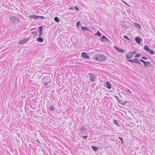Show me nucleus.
Segmentation results:
<instances>
[{
  "label": "nucleus",
  "instance_id": "39",
  "mask_svg": "<svg viewBox=\"0 0 155 155\" xmlns=\"http://www.w3.org/2000/svg\"><path fill=\"white\" fill-rule=\"evenodd\" d=\"M84 139H86L87 138V136L86 135L84 136H83L82 137Z\"/></svg>",
  "mask_w": 155,
  "mask_h": 155
},
{
  "label": "nucleus",
  "instance_id": "44",
  "mask_svg": "<svg viewBox=\"0 0 155 155\" xmlns=\"http://www.w3.org/2000/svg\"><path fill=\"white\" fill-rule=\"evenodd\" d=\"M128 91L130 93H132V92H131V91L129 90L128 89Z\"/></svg>",
  "mask_w": 155,
  "mask_h": 155
},
{
  "label": "nucleus",
  "instance_id": "4",
  "mask_svg": "<svg viewBox=\"0 0 155 155\" xmlns=\"http://www.w3.org/2000/svg\"><path fill=\"white\" fill-rule=\"evenodd\" d=\"M133 57V54H132L131 52V51H130L126 55V58L128 59L132 58Z\"/></svg>",
  "mask_w": 155,
  "mask_h": 155
},
{
  "label": "nucleus",
  "instance_id": "48",
  "mask_svg": "<svg viewBox=\"0 0 155 155\" xmlns=\"http://www.w3.org/2000/svg\"><path fill=\"white\" fill-rule=\"evenodd\" d=\"M55 155H57V154H55Z\"/></svg>",
  "mask_w": 155,
  "mask_h": 155
},
{
  "label": "nucleus",
  "instance_id": "9",
  "mask_svg": "<svg viewBox=\"0 0 155 155\" xmlns=\"http://www.w3.org/2000/svg\"><path fill=\"white\" fill-rule=\"evenodd\" d=\"M101 39L102 41H109V40L104 35H103Z\"/></svg>",
  "mask_w": 155,
  "mask_h": 155
},
{
  "label": "nucleus",
  "instance_id": "38",
  "mask_svg": "<svg viewBox=\"0 0 155 155\" xmlns=\"http://www.w3.org/2000/svg\"><path fill=\"white\" fill-rule=\"evenodd\" d=\"M127 103V101H125L124 102H123V103H122V105L124 106H125V104Z\"/></svg>",
  "mask_w": 155,
  "mask_h": 155
},
{
  "label": "nucleus",
  "instance_id": "46",
  "mask_svg": "<svg viewBox=\"0 0 155 155\" xmlns=\"http://www.w3.org/2000/svg\"><path fill=\"white\" fill-rule=\"evenodd\" d=\"M44 79H45V78L43 79V80Z\"/></svg>",
  "mask_w": 155,
  "mask_h": 155
},
{
  "label": "nucleus",
  "instance_id": "36",
  "mask_svg": "<svg viewBox=\"0 0 155 155\" xmlns=\"http://www.w3.org/2000/svg\"><path fill=\"white\" fill-rule=\"evenodd\" d=\"M75 9L77 11H79L80 10V9L78 8V7L77 6H75Z\"/></svg>",
  "mask_w": 155,
  "mask_h": 155
},
{
  "label": "nucleus",
  "instance_id": "19",
  "mask_svg": "<svg viewBox=\"0 0 155 155\" xmlns=\"http://www.w3.org/2000/svg\"><path fill=\"white\" fill-rule=\"evenodd\" d=\"M91 148L94 151H97V150L98 149V148L97 147L93 146H91Z\"/></svg>",
  "mask_w": 155,
  "mask_h": 155
},
{
  "label": "nucleus",
  "instance_id": "29",
  "mask_svg": "<svg viewBox=\"0 0 155 155\" xmlns=\"http://www.w3.org/2000/svg\"><path fill=\"white\" fill-rule=\"evenodd\" d=\"M38 18L39 20L40 18H41L42 19H44L45 18V17L42 16H38Z\"/></svg>",
  "mask_w": 155,
  "mask_h": 155
},
{
  "label": "nucleus",
  "instance_id": "28",
  "mask_svg": "<svg viewBox=\"0 0 155 155\" xmlns=\"http://www.w3.org/2000/svg\"><path fill=\"white\" fill-rule=\"evenodd\" d=\"M124 38L126 39H127L128 40H129L130 41H132L126 35H125L124 36Z\"/></svg>",
  "mask_w": 155,
  "mask_h": 155
},
{
  "label": "nucleus",
  "instance_id": "34",
  "mask_svg": "<svg viewBox=\"0 0 155 155\" xmlns=\"http://www.w3.org/2000/svg\"><path fill=\"white\" fill-rule=\"evenodd\" d=\"M140 61H141L144 64H145V63L146 62V61H144L143 60V59H141L140 60Z\"/></svg>",
  "mask_w": 155,
  "mask_h": 155
},
{
  "label": "nucleus",
  "instance_id": "41",
  "mask_svg": "<svg viewBox=\"0 0 155 155\" xmlns=\"http://www.w3.org/2000/svg\"><path fill=\"white\" fill-rule=\"evenodd\" d=\"M139 61V60L138 61H137V64H140V65H142L141 63L140 62V61Z\"/></svg>",
  "mask_w": 155,
  "mask_h": 155
},
{
  "label": "nucleus",
  "instance_id": "17",
  "mask_svg": "<svg viewBox=\"0 0 155 155\" xmlns=\"http://www.w3.org/2000/svg\"><path fill=\"white\" fill-rule=\"evenodd\" d=\"M55 109L54 106V105H52L50 107L49 109L51 110L54 111Z\"/></svg>",
  "mask_w": 155,
  "mask_h": 155
},
{
  "label": "nucleus",
  "instance_id": "35",
  "mask_svg": "<svg viewBox=\"0 0 155 155\" xmlns=\"http://www.w3.org/2000/svg\"><path fill=\"white\" fill-rule=\"evenodd\" d=\"M114 96L117 100V101H118V100H119L120 99L119 98V97L118 96H117L114 95Z\"/></svg>",
  "mask_w": 155,
  "mask_h": 155
},
{
  "label": "nucleus",
  "instance_id": "22",
  "mask_svg": "<svg viewBox=\"0 0 155 155\" xmlns=\"http://www.w3.org/2000/svg\"><path fill=\"white\" fill-rule=\"evenodd\" d=\"M94 35H98L99 36H101L102 35H101V32L99 31H97V33H95L94 34Z\"/></svg>",
  "mask_w": 155,
  "mask_h": 155
},
{
  "label": "nucleus",
  "instance_id": "10",
  "mask_svg": "<svg viewBox=\"0 0 155 155\" xmlns=\"http://www.w3.org/2000/svg\"><path fill=\"white\" fill-rule=\"evenodd\" d=\"M29 18L33 19L35 20H39L38 16H37L35 15L29 16Z\"/></svg>",
  "mask_w": 155,
  "mask_h": 155
},
{
  "label": "nucleus",
  "instance_id": "3",
  "mask_svg": "<svg viewBox=\"0 0 155 155\" xmlns=\"http://www.w3.org/2000/svg\"><path fill=\"white\" fill-rule=\"evenodd\" d=\"M144 49L147 52L150 53V54L153 55L154 54V51L150 49L147 45H145L144 46Z\"/></svg>",
  "mask_w": 155,
  "mask_h": 155
},
{
  "label": "nucleus",
  "instance_id": "24",
  "mask_svg": "<svg viewBox=\"0 0 155 155\" xmlns=\"http://www.w3.org/2000/svg\"><path fill=\"white\" fill-rule=\"evenodd\" d=\"M137 59V58H134L133 59V63H134L137 64V61H138Z\"/></svg>",
  "mask_w": 155,
  "mask_h": 155
},
{
  "label": "nucleus",
  "instance_id": "47",
  "mask_svg": "<svg viewBox=\"0 0 155 155\" xmlns=\"http://www.w3.org/2000/svg\"><path fill=\"white\" fill-rule=\"evenodd\" d=\"M46 79H47V77H46Z\"/></svg>",
  "mask_w": 155,
  "mask_h": 155
},
{
  "label": "nucleus",
  "instance_id": "43",
  "mask_svg": "<svg viewBox=\"0 0 155 155\" xmlns=\"http://www.w3.org/2000/svg\"><path fill=\"white\" fill-rule=\"evenodd\" d=\"M74 9H73V7H71L70 8H69V10H73Z\"/></svg>",
  "mask_w": 155,
  "mask_h": 155
},
{
  "label": "nucleus",
  "instance_id": "18",
  "mask_svg": "<svg viewBox=\"0 0 155 155\" xmlns=\"http://www.w3.org/2000/svg\"><path fill=\"white\" fill-rule=\"evenodd\" d=\"M125 50H126V49H125V50H123V49L119 48V49L118 51H119V52H121L122 53H126Z\"/></svg>",
  "mask_w": 155,
  "mask_h": 155
},
{
  "label": "nucleus",
  "instance_id": "1",
  "mask_svg": "<svg viewBox=\"0 0 155 155\" xmlns=\"http://www.w3.org/2000/svg\"><path fill=\"white\" fill-rule=\"evenodd\" d=\"M94 59L95 60L99 61H103L105 59V57L103 54H99L95 55L94 57Z\"/></svg>",
  "mask_w": 155,
  "mask_h": 155
},
{
  "label": "nucleus",
  "instance_id": "5",
  "mask_svg": "<svg viewBox=\"0 0 155 155\" xmlns=\"http://www.w3.org/2000/svg\"><path fill=\"white\" fill-rule=\"evenodd\" d=\"M28 41V39L27 38L24 39L22 40L19 41L18 42V44L19 45L22 44Z\"/></svg>",
  "mask_w": 155,
  "mask_h": 155
},
{
  "label": "nucleus",
  "instance_id": "8",
  "mask_svg": "<svg viewBox=\"0 0 155 155\" xmlns=\"http://www.w3.org/2000/svg\"><path fill=\"white\" fill-rule=\"evenodd\" d=\"M42 30H43V26H41L39 27V32L38 36L41 37L42 34Z\"/></svg>",
  "mask_w": 155,
  "mask_h": 155
},
{
  "label": "nucleus",
  "instance_id": "25",
  "mask_svg": "<svg viewBox=\"0 0 155 155\" xmlns=\"http://www.w3.org/2000/svg\"><path fill=\"white\" fill-rule=\"evenodd\" d=\"M49 82H49V81H48V82H43V84L45 86H46L47 85H48V84L49 83Z\"/></svg>",
  "mask_w": 155,
  "mask_h": 155
},
{
  "label": "nucleus",
  "instance_id": "40",
  "mask_svg": "<svg viewBox=\"0 0 155 155\" xmlns=\"http://www.w3.org/2000/svg\"><path fill=\"white\" fill-rule=\"evenodd\" d=\"M114 47H115V49L116 50H117L118 51L119 48L118 47H116V46H114Z\"/></svg>",
  "mask_w": 155,
  "mask_h": 155
},
{
  "label": "nucleus",
  "instance_id": "37",
  "mask_svg": "<svg viewBox=\"0 0 155 155\" xmlns=\"http://www.w3.org/2000/svg\"><path fill=\"white\" fill-rule=\"evenodd\" d=\"M142 58H143V59L145 60H148V58H147V57H146L144 56H143L142 57Z\"/></svg>",
  "mask_w": 155,
  "mask_h": 155
},
{
  "label": "nucleus",
  "instance_id": "6",
  "mask_svg": "<svg viewBox=\"0 0 155 155\" xmlns=\"http://www.w3.org/2000/svg\"><path fill=\"white\" fill-rule=\"evenodd\" d=\"M81 56L83 58H84L86 59H87L89 58V56L87 55V53L85 52L82 53Z\"/></svg>",
  "mask_w": 155,
  "mask_h": 155
},
{
  "label": "nucleus",
  "instance_id": "15",
  "mask_svg": "<svg viewBox=\"0 0 155 155\" xmlns=\"http://www.w3.org/2000/svg\"><path fill=\"white\" fill-rule=\"evenodd\" d=\"M79 130L81 132H83L86 130V129L83 126H82L80 127L79 129Z\"/></svg>",
  "mask_w": 155,
  "mask_h": 155
},
{
  "label": "nucleus",
  "instance_id": "27",
  "mask_svg": "<svg viewBox=\"0 0 155 155\" xmlns=\"http://www.w3.org/2000/svg\"><path fill=\"white\" fill-rule=\"evenodd\" d=\"M118 138L121 140V141L122 142V144H123V139L122 137H118Z\"/></svg>",
  "mask_w": 155,
  "mask_h": 155
},
{
  "label": "nucleus",
  "instance_id": "11",
  "mask_svg": "<svg viewBox=\"0 0 155 155\" xmlns=\"http://www.w3.org/2000/svg\"><path fill=\"white\" fill-rule=\"evenodd\" d=\"M95 77L93 75V74L91 73H90V80L91 81L94 82L95 81Z\"/></svg>",
  "mask_w": 155,
  "mask_h": 155
},
{
  "label": "nucleus",
  "instance_id": "33",
  "mask_svg": "<svg viewBox=\"0 0 155 155\" xmlns=\"http://www.w3.org/2000/svg\"><path fill=\"white\" fill-rule=\"evenodd\" d=\"M118 102L122 104V103H123V101L120 99L118 101Z\"/></svg>",
  "mask_w": 155,
  "mask_h": 155
},
{
  "label": "nucleus",
  "instance_id": "7",
  "mask_svg": "<svg viewBox=\"0 0 155 155\" xmlns=\"http://www.w3.org/2000/svg\"><path fill=\"white\" fill-rule=\"evenodd\" d=\"M142 40V39L138 37H136L135 38V41H136V42L138 44H140V43L141 41Z\"/></svg>",
  "mask_w": 155,
  "mask_h": 155
},
{
  "label": "nucleus",
  "instance_id": "26",
  "mask_svg": "<svg viewBox=\"0 0 155 155\" xmlns=\"http://www.w3.org/2000/svg\"><path fill=\"white\" fill-rule=\"evenodd\" d=\"M141 55V54H136L135 56V58H138L139 57L140 55Z\"/></svg>",
  "mask_w": 155,
  "mask_h": 155
},
{
  "label": "nucleus",
  "instance_id": "12",
  "mask_svg": "<svg viewBox=\"0 0 155 155\" xmlns=\"http://www.w3.org/2000/svg\"><path fill=\"white\" fill-rule=\"evenodd\" d=\"M150 61H146L145 64H144V66L145 67H147L148 65H149L150 67H152L153 65L150 64Z\"/></svg>",
  "mask_w": 155,
  "mask_h": 155
},
{
  "label": "nucleus",
  "instance_id": "30",
  "mask_svg": "<svg viewBox=\"0 0 155 155\" xmlns=\"http://www.w3.org/2000/svg\"><path fill=\"white\" fill-rule=\"evenodd\" d=\"M114 124H115L116 125H118V123L117 120H114Z\"/></svg>",
  "mask_w": 155,
  "mask_h": 155
},
{
  "label": "nucleus",
  "instance_id": "42",
  "mask_svg": "<svg viewBox=\"0 0 155 155\" xmlns=\"http://www.w3.org/2000/svg\"><path fill=\"white\" fill-rule=\"evenodd\" d=\"M131 53L132 54H133V55H134V53H136V51H134V52H133L131 51Z\"/></svg>",
  "mask_w": 155,
  "mask_h": 155
},
{
  "label": "nucleus",
  "instance_id": "14",
  "mask_svg": "<svg viewBox=\"0 0 155 155\" xmlns=\"http://www.w3.org/2000/svg\"><path fill=\"white\" fill-rule=\"evenodd\" d=\"M36 41L38 42H42L44 41V39L42 38L39 37L37 38Z\"/></svg>",
  "mask_w": 155,
  "mask_h": 155
},
{
  "label": "nucleus",
  "instance_id": "20",
  "mask_svg": "<svg viewBox=\"0 0 155 155\" xmlns=\"http://www.w3.org/2000/svg\"><path fill=\"white\" fill-rule=\"evenodd\" d=\"M81 29L83 30H86L87 31H90V30L88 29L86 27H85L81 26Z\"/></svg>",
  "mask_w": 155,
  "mask_h": 155
},
{
  "label": "nucleus",
  "instance_id": "32",
  "mask_svg": "<svg viewBox=\"0 0 155 155\" xmlns=\"http://www.w3.org/2000/svg\"><path fill=\"white\" fill-rule=\"evenodd\" d=\"M127 61H128L129 62H130L131 63H133V59H127Z\"/></svg>",
  "mask_w": 155,
  "mask_h": 155
},
{
  "label": "nucleus",
  "instance_id": "31",
  "mask_svg": "<svg viewBox=\"0 0 155 155\" xmlns=\"http://www.w3.org/2000/svg\"><path fill=\"white\" fill-rule=\"evenodd\" d=\"M81 25V22L79 21H78L76 24V25L77 26H79L80 25Z\"/></svg>",
  "mask_w": 155,
  "mask_h": 155
},
{
  "label": "nucleus",
  "instance_id": "23",
  "mask_svg": "<svg viewBox=\"0 0 155 155\" xmlns=\"http://www.w3.org/2000/svg\"><path fill=\"white\" fill-rule=\"evenodd\" d=\"M32 33L33 35H35L36 36H37L38 34V32L37 31H33Z\"/></svg>",
  "mask_w": 155,
  "mask_h": 155
},
{
  "label": "nucleus",
  "instance_id": "13",
  "mask_svg": "<svg viewBox=\"0 0 155 155\" xmlns=\"http://www.w3.org/2000/svg\"><path fill=\"white\" fill-rule=\"evenodd\" d=\"M106 85L108 89H110L111 88V85L109 82L107 81L106 82Z\"/></svg>",
  "mask_w": 155,
  "mask_h": 155
},
{
  "label": "nucleus",
  "instance_id": "45",
  "mask_svg": "<svg viewBox=\"0 0 155 155\" xmlns=\"http://www.w3.org/2000/svg\"><path fill=\"white\" fill-rule=\"evenodd\" d=\"M143 130L144 131H145L146 130L145 129V128H144V129H143Z\"/></svg>",
  "mask_w": 155,
  "mask_h": 155
},
{
  "label": "nucleus",
  "instance_id": "21",
  "mask_svg": "<svg viewBox=\"0 0 155 155\" xmlns=\"http://www.w3.org/2000/svg\"><path fill=\"white\" fill-rule=\"evenodd\" d=\"M54 20L56 22H59L60 21V20L58 17H55L54 18Z\"/></svg>",
  "mask_w": 155,
  "mask_h": 155
},
{
  "label": "nucleus",
  "instance_id": "2",
  "mask_svg": "<svg viewBox=\"0 0 155 155\" xmlns=\"http://www.w3.org/2000/svg\"><path fill=\"white\" fill-rule=\"evenodd\" d=\"M9 19L12 22L14 23H18L20 22L19 19L14 16H10Z\"/></svg>",
  "mask_w": 155,
  "mask_h": 155
},
{
  "label": "nucleus",
  "instance_id": "16",
  "mask_svg": "<svg viewBox=\"0 0 155 155\" xmlns=\"http://www.w3.org/2000/svg\"><path fill=\"white\" fill-rule=\"evenodd\" d=\"M134 25L135 27L137 28H139L140 29H141L140 28V25L139 24H138L136 23H134Z\"/></svg>",
  "mask_w": 155,
  "mask_h": 155
}]
</instances>
